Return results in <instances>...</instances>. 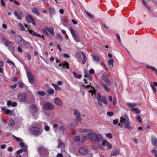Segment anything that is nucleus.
<instances>
[{
  "label": "nucleus",
  "mask_w": 157,
  "mask_h": 157,
  "mask_svg": "<svg viewBox=\"0 0 157 157\" xmlns=\"http://www.w3.org/2000/svg\"><path fill=\"white\" fill-rule=\"evenodd\" d=\"M88 137L91 141L97 144H98L100 142L103 140L102 135L99 133L96 134L94 132L88 133Z\"/></svg>",
  "instance_id": "nucleus-1"
},
{
  "label": "nucleus",
  "mask_w": 157,
  "mask_h": 157,
  "mask_svg": "<svg viewBox=\"0 0 157 157\" xmlns=\"http://www.w3.org/2000/svg\"><path fill=\"white\" fill-rule=\"evenodd\" d=\"M20 144L21 147L23 148V149H22L23 151L26 152L27 150V146L25 145L24 143L23 142H21Z\"/></svg>",
  "instance_id": "nucleus-23"
},
{
  "label": "nucleus",
  "mask_w": 157,
  "mask_h": 157,
  "mask_svg": "<svg viewBox=\"0 0 157 157\" xmlns=\"http://www.w3.org/2000/svg\"><path fill=\"white\" fill-rule=\"evenodd\" d=\"M84 76L87 78L90 81L92 80V77L91 75L88 72H85Z\"/></svg>",
  "instance_id": "nucleus-25"
},
{
  "label": "nucleus",
  "mask_w": 157,
  "mask_h": 157,
  "mask_svg": "<svg viewBox=\"0 0 157 157\" xmlns=\"http://www.w3.org/2000/svg\"><path fill=\"white\" fill-rule=\"evenodd\" d=\"M107 77L108 75L105 72L101 75V78L106 83L110 85V81Z\"/></svg>",
  "instance_id": "nucleus-9"
},
{
  "label": "nucleus",
  "mask_w": 157,
  "mask_h": 157,
  "mask_svg": "<svg viewBox=\"0 0 157 157\" xmlns=\"http://www.w3.org/2000/svg\"><path fill=\"white\" fill-rule=\"evenodd\" d=\"M128 121H129L128 117L126 115H123L120 118V122L118 125L122 128L123 126V122L125 121L127 122Z\"/></svg>",
  "instance_id": "nucleus-5"
},
{
  "label": "nucleus",
  "mask_w": 157,
  "mask_h": 157,
  "mask_svg": "<svg viewBox=\"0 0 157 157\" xmlns=\"http://www.w3.org/2000/svg\"><path fill=\"white\" fill-rule=\"evenodd\" d=\"M118 120L117 119H116L113 120V124H118Z\"/></svg>",
  "instance_id": "nucleus-56"
},
{
  "label": "nucleus",
  "mask_w": 157,
  "mask_h": 157,
  "mask_svg": "<svg viewBox=\"0 0 157 157\" xmlns=\"http://www.w3.org/2000/svg\"><path fill=\"white\" fill-rule=\"evenodd\" d=\"M150 69L152 70L153 71H154L155 72L156 74L157 75V69L154 67L152 66L151 67V68Z\"/></svg>",
  "instance_id": "nucleus-63"
},
{
  "label": "nucleus",
  "mask_w": 157,
  "mask_h": 157,
  "mask_svg": "<svg viewBox=\"0 0 157 157\" xmlns=\"http://www.w3.org/2000/svg\"><path fill=\"white\" fill-rule=\"evenodd\" d=\"M46 123H44V128L45 130L46 131H48L50 130V127L48 125H46Z\"/></svg>",
  "instance_id": "nucleus-45"
},
{
  "label": "nucleus",
  "mask_w": 157,
  "mask_h": 157,
  "mask_svg": "<svg viewBox=\"0 0 157 157\" xmlns=\"http://www.w3.org/2000/svg\"><path fill=\"white\" fill-rule=\"evenodd\" d=\"M62 23L64 26H66L67 21L64 19H63L61 20Z\"/></svg>",
  "instance_id": "nucleus-49"
},
{
  "label": "nucleus",
  "mask_w": 157,
  "mask_h": 157,
  "mask_svg": "<svg viewBox=\"0 0 157 157\" xmlns=\"http://www.w3.org/2000/svg\"><path fill=\"white\" fill-rule=\"evenodd\" d=\"M142 2L144 5L149 10H150V7L146 4V2L145 1L143 0L142 1Z\"/></svg>",
  "instance_id": "nucleus-43"
},
{
  "label": "nucleus",
  "mask_w": 157,
  "mask_h": 157,
  "mask_svg": "<svg viewBox=\"0 0 157 157\" xmlns=\"http://www.w3.org/2000/svg\"><path fill=\"white\" fill-rule=\"evenodd\" d=\"M59 67H63V69L67 68L69 69V64L66 62H62L61 63L59 64Z\"/></svg>",
  "instance_id": "nucleus-16"
},
{
  "label": "nucleus",
  "mask_w": 157,
  "mask_h": 157,
  "mask_svg": "<svg viewBox=\"0 0 157 157\" xmlns=\"http://www.w3.org/2000/svg\"><path fill=\"white\" fill-rule=\"evenodd\" d=\"M80 140V138L79 136H76L74 138V140L76 141H78Z\"/></svg>",
  "instance_id": "nucleus-54"
},
{
  "label": "nucleus",
  "mask_w": 157,
  "mask_h": 157,
  "mask_svg": "<svg viewBox=\"0 0 157 157\" xmlns=\"http://www.w3.org/2000/svg\"><path fill=\"white\" fill-rule=\"evenodd\" d=\"M59 130L63 133L65 131V128L63 125H61L59 127Z\"/></svg>",
  "instance_id": "nucleus-41"
},
{
  "label": "nucleus",
  "mask_w": 157,
  "mask_h": 157,
  "mask_svg": "<svg viewBox=\"0 0 157 157\" xmlns=\"http://www.w3.org/2000/svg\"><path fill=\"white\" fill-rule=\"evenodd\" d=\"M32 12L37 15L38 16H39L40 15V13L38 12V9L36 8V7H33L32 9Z\"/></svg>",
  "instance_id": "nucleus-28"
},
{
  "label": "nucleus",
  "mask_w": 157,
  "mask_h": 157,
  "mask_svg": "<svg viewBox=\"0 0 157 157\" xmlns=\"http://www.w3.org/2000/svg\"><path fill=\"white\" fill-rule=\"evenodd\" d=\"M74 39L76 42H79L80 41V39L79 37L77 35L73 37Z\"/></svg>",
  "instance_id": "nucleus-38"
},
{
  "label": "nucleus",
  "mask_w": 157,
  "mask_h": 157,
  "mask_svg": "<svg viewBox=\"0 0 157 157\" xmlns=\"http://www.w3.org/2000/svg\"><path fill=\"white\" fill-rule=\"evenodd\" d=\"M18 84L19 87L21 88H25L26 89L27 88L26 86L23 82H19Z\"/></svg>",
  "instance_id": "nucleus-34"
},
{
  "label": "nucleus",
  "mask_w": 157,
  "mask_h": 157,
  "mask_svg": "<svg viewBox=\"0 0 157 157\" xmlns=\"http://www.w3.org/2000/svg\"><path fill=\"white\" fill-rule=\"evenodd\" d=\"M47 93L50 94H54V91L53 89H49L47 91Z\"/></svg>",
  "instance_id": "nucleus-42"
},
{
  "label": "nucleus",
  "mask_w": 157,
  "mask_h": 157,
  "mask_svg": "<svg viewBox=\"0 0 157 157\" xmlns=\"http://www.w3.org/2000/svg\"><path fill=\"white\" fill-rule=\"evenodd\" d=\"M151 88L152 89V90L153 91L154 93H155L156 92V88L153 85H151Z\"/></svg>",
  "instance_id": "nucleus-60"
},
{
  "label": "nucleus",
  "mask_w": 157,
  "mask_h": 157,
  "mask_svg": "<svg viewBox=\"0 0 157 157\" xmlns=\"http://www.w3.org/2000/svg\"><path fill=\"white\" fill-rule=\"evenodd\" d=\"M102 86L104 88L105 90L107 92H109L110 89L106 86V85L104 83L101 84Z\"/></svg>",
  "instance_id": "nucleus-32"
},
{
  "label": "nucleus",
  "mask_w": 157,
  "mask_h": 157,
  "mask_svg": "<svg viewBox=\"0 0 157 157\" xmlns=\"http://www.w3.org/2000/svg\"><path fill=\"white\" fill-rule=\"evenodd\" d=\"M132 111H134L137 114H139L140 112V109L138 108H132L131 109Z\"/></svg>",
  "instance_id": "nucleus-39"
},
{
  "label": "nucleus",
  "mask_w": 157,
  "mask_h": 157,
  "mask_svg": "<svg viewBox=\"0 0 157 157\" xmlns=\"http://www.w3.org/2000/svg\"><path fill=\"white\" fill-rule=\"evenodd\" d=\"M2 43H4L5 45L7 47L9 45V43L7 40L4 38H2Z\"/></svg>",
  "instance_id": "nucleus-33"
},
{
  "label": "nucleus",
  "mask_w": 157,
  "mask_h": 157,
  "mask_svg": "<svg viewBox=\"0 0 157 157\" xmlns=\"http://www.w3.org/2000/svg\"><path fill=\"white\" fill-rule=\"evenodd\" d=\"M93 59L94 61L96 62H98L99 61V57L97 56H93Z\"/></svg>",
  "instance_id": "nucleus-35"
},
{
  "label": "nucleus",
  "mask_w": 157,
  "mask_h": 157,
  "mask_svg": "<svg viewBox=\"0 0 157 157\" xmlns=\"http://www.w3.org/2000/svg\"><path fill=\"white\" fill-rule=\"evenodd\" d=\"M50 11L51 14H54L55 13V10L53 8H50Z\"/></svg>",
  "instance_id": "nucleus-48"
},
{
  "label": "nucleus",
  "mask_w": 157,
  "mask_h": 157,
  "mask_svg": "<svg viewBox=\"0 0 157 157\" xmlns=\"http://www.w3.org/2000/svg\"><path fill=\"white\" fill-rule=\"evenodd\" d=\"M77 58L78 59H80L81 58V53L79 52H76L75 54Z\"/></svg>",
  "instance_id": "nucleus-44"
},
{
  "label": "nucleus",
  "mask_w": 157,
  "mask_h": 157,
  "mask_svg": "<svg viewBox=\"0 0 157 157\" xmlns=\"http://www.w3.org/2000/svg\"><path fill=\"white\" fill-rule=\"evenodd\" d=\"M0 0L1 1V5L4 7H5L6 6V4L4 1H3V0Z\"/></svg>",
  "instance_id": "nucleus-57"
},
{
  "label": "nucleus",
  "mask_w": 157,
  "mask_h": 157,
  "mask_svg": "<svg viewBox=\"0 0 157 157\" xmlns=\"http://www.w3.org/2000/svg\"><path fill=\"white\" fill-rule=\"evenodd\" d=\"M27 78L29 82L30 83H33L34 81V77L33 75L29 71H28L27 73Z\"/></svg>",
  "instance_id": "nucleus-11"
},
{
  "label": "nucleus",
  "mask_w": 157,
  "mask_h": 157,
  "mask_svg": "<svg viewBox=\"0 0 157 157\" xmlns=\"http://www.w3.org/2000/svg\"><path fill=\"white\" fill-rule=\"evenodd\" d=\"M29 31L30 33L33 36H37L39 37H42V38H44V36H43V35L41 36L40 34L34 31L33 30H30Z\"/></svg>",
  "instance_id": "nucleus-17"
},
{
  "label": "nucleus",
  "mask_w": 157,
  "mask_h": 157,
  "mask_svg": "<svg viewBox=\"0 0 157 157\" xmlns=\"http://www.w3.org/2000/svg\"><path fill=\"white\" fill-rule=\"evenodd\" d=\"M65 146L64 144L62 143L60 140H58V145L57 147L58 148L59 147L63 148Z\"/></svg>",
  "instance_id": "nucleus-30"
},
{
  "label": "nucleus",
  "mask_w": 157,
  "mask_h": 157,
  "mask_svg": "<svg viewBox=\"0 0 157 157\" xmlns=\"http://www.w3.org/2000/svg\"><path fill=\"white\" fill-rule=\"evenodd\" d=\"M74 114L76 117L77 119L79 121L81 120V118L80 116V113L78 110L76 109H74Z\"/></svg>",
  "instance_id": "nucleus-15"
},
{
  "label": "nucleus",
  "mask_w": 157,
  "mask_h": 157,
  "mask_svg": "<svg viewBox=\"0 0 157 157\" xmlns=\"http://www.w3.org/2000/svg\"><path fill=\"white\" fill-rule=\"evenodd\" d=\"M69 31H70L71 33V34L73 36V37L76 35L75 33V31H74V30H73L72 28H71V27L69 28Z\"/></svg>",
  "instance_id": "nucleus-36"
},
{
  "label": "nucleus",
  "mask_w": 157,
  "mask_h": 157,
  "mask_svg": "<svg viewBox=\"0 0 157 157\" xmlns=\"http://www.w3.org/2000/svg\"><path fill=\"white\" fill-rule=\"evenodd\" d=\"M14 15L19 20H22V17H21L20 14H19L17 11H14Z\"/></svg>",
  "instance_id": "nucleus-24"
},
{
  "label": "nucleus",
  "mask_w": 157,
  "mask_h": 157,
  "mask_svg": "<svg viewBox=\"0 0 157 157\" xmlns=\"http://www.w3.org/2000/svg\"><path fill=\"white\" fill-rule=\"evenodd\" d=\"M37 94L41 96H44L45 95V93L43 91H38L37 92Z\"/></svg>",
  "instance_id": "nucleus-47"
},
{
  "label": "nucleus",
  "mask_w": 157,
  "mask_h": 157,
  "mask_svg": "<svg viewBox=\"0 0 157 157\" xmlns=\"http://www.w3.org/2000/svg\"><path fill=\"white\" fill-rule=\"evenodd\" d=\"M17 50L19 52H22V49L20 46L18 47Z\"/></svg>",
  "instance_id": "nucleus-64"
},
{
  "label": "nucleus",
  "mask_w": 157,
  "mask_h": 157,
  "mask_svg": "<svg viewBox=\"0 0 157 157\" xmlns=\"http://www.w3.org/2000/svg\"><path fill=\"white\" fill-rule=\"evenodd\" d=\"M14 138L15 139V140L18 142H20L22 141V139L18 137H17L15 136H14Z\"/></svg>",
  "instance_id": "nucleus-58"
},
{
  "label": "nucleus",
  "mask_w": 157,
  "mask_h": 157,
  "mask_svg": "<svg viewBox=\"0 0 157 157\" xmlns=\"http://www.w3.org/2000/svg\"><path fill=\"white\" fill-rule=\"evenodd\" d=\"M136 120L139 121L140 122H141L142 121V119L141 117L139 115H138L136 117Z\"/></svg>",
  "instance_id": "nucleus-52"
},
{
  "label": "nucleus",
  "mask_w": 157,
  "mask_h": 157,
  "mask_svg": "<svg viewBox=\"0 0 157 157\" xmlns=\"http://www.w3.org/2000/svg\"><path fill=\"white\" fill-rule=\"evenodd\" d=\"M105 136L109 139H111L113 137V136L111 133H107L105 134Z\"/></svg>",
  "instance_id": "nucleus-51"
},
{
  "label": "nucleus",
  "mask_w": 157,
  "mask_h": 157,
  "mask_svg": "<svg viewBox=\"0 0 157 157\" xmlns=\"http://www.w3.org/2000/svg\"><path fill=\"white\" fill-rule=\"evenodd\" d=\"M19 26L20 28V30L22 31L24 30H25V28L24 26L22 25L21 24H20Z\"/></svg>",
  "instance_id": "nucleus-59"
},
{
  "label": "nucleus",
  "mask_w": 157,
  "mask_h": 157,
  "mask_svg": "<svg viewBox=\"0 0 157 157\" xmlns=\"http://www.w3.org/2000/svg\"><path fill=\"white\" fill-rule=\"evenodd\" d=\"M54 101L55 104L58 106H60L62 105V100L58 98H55L54 99Z\"/></svg>",
  "instance_id": "nucleus-13"
},
{
  "label": "nucleus",
  "mask_w": 157,
  "mask_h": 157,
  "mask_svg": "<svg viewBox=\"0 0 157 157\" xmlns=\"http://www.w3.org/2000/svg\"><path fill=\"white\" fill-rule=\"evenodd\" d=\"M97 100L98 104L100 106L102 105V102L105 105L107 104L105 97L104 96H101V94L99 93H97Z\"/></svg>",
  "instance_id": "nucleus-2"
},
{
  "label": "nucleus",
  "mask_w": 157,
  "mask_h": 157,
  "mask_svg": "<svg viewBox=\"0 0 157 157\" xmlns=\"http://www.w3.org/2000/svg\"><path fill=\"white\" fill-rule=\"evenodd\" d=\"M151 142L154 145L157 146V139L153 135L151 137Z\"/></svg>",
  "instance_id": "nucleus-21"
},
{
  "label": "nucleus",
  "mask_w": 157,
  "mask_h": 157,
  "mask_svg": "<svg viewBox=\"0 0 157 157\" xmlns=\"http://www.w3.org/2000/svg\"><path fill=\"white\" fill-rule=\"evenodd\" d=\"M127 105L130 107H132L135 106L136 104L131 103H127Z\"/></svg>",
  "instance_id": "nucleus-55"
},
{
  "label": "nucleus",
  "mask_w": 157,
  "mask_h": 157,
  "mask_svg": "<svg viewBox=\"0 0 157 157\" xmlns=\"http://www.w3.org/2000/svg\"><path fill=\"white\" fill-rule=\"evenodd\" d=\"M46 29L51 34L52 36L54 35V32L53 29L52 28H47Z\"/></svg>",
  "instance_id": "nucleus-26"
},
{
  "label": "nucleus",
  "mask_w": 157,
  "mask_h": 157,
  "mask_svg": "<svg viewBox=\"0 0 157 157\" xmlns=\"http://www.w3.org/2000/svg\"><path fill=\"white\" fill-rule=\"evenodd\" d=\"M37 150L40 154H42L44 151H48L47 150L43 147H39L37 148Z\"/></svg>",
  "instance_id": "nucleus-20"
},
{
  "label": "nucleus",
  "mask_w": 157,
  "mask_h": 157,
  "mask_svg": "<svg viewBox=\"0 0 157 157\" xmlns=\"http://www.w3.org/2000/svg\"><path fill=\"white\" fill-rule=\"evenodd\" d=\"M37 108L35 105L32 104L29 105V112L32 113L33 115L37 112Z\"/></svg>",
  "instance_id": "nucleus-8"
},
{
  "label": "nucleus",
  "mask_w": 157,
  "mask_h": 157,
  "mask_svg": "<svg viewBox=\"0 0 157 157\" xmlns=\"http://www.w3.org/2000/svg\"><path fill=\"white\" fill-rule=\"evenodd\" d=\"M107 114L108 116H112L113 115V113L112 112H108L107 113Z\"/></svg>",
  "instance_id": "nucleus-62"
},
{
  "label": "nucleus",
  "mask_w": 157,
  "mask_h": 157,
  "mask_svg": "<svg viewBox=\"0 0 157 157\" xmlns=\"http://www.w3.org/2000/svg\"><path fill=\"white\" fill-rule=\"evenodd\" d=\"M86 13L87 15L89 17L91 18H93V17H94V16L91 15V14L89 12L87 11H86Z\"/></svg>",
  "instance_id": "nucleus-46"
},
{
  "label": "nucleus",
  "mask_w": 157,
  "mask_h": 157,
  "mask_svg": "<svg viewBox=\"0 0 157 157\" xmlns=\"http://www.w3.org/2000/svg\"><path fill=\"white\" fill-rule=\"evenodd\" d=\"M30 131L35 135H40L41 131L40 129L36 127H33L30 129Z\"/></svg>",
  "instance_id": "nucleus-4"
},
{
  "label": "nucleus",
  "mask_w": 157,
  "mask_h": 157,
  "mask_svg": "<svg viewBox=\"0 0 157 157\" xmlns=\"http://www.w3.org/2000/svg\"><path fill=\"white\" fill-rule=\"evenodd\" d=\"M90 87L92 90H90L88 91V92L91 94V95L92 96L96 95V91L95 89L92 86H91L90 85H88L86 86V88H89Z\"/></svg>",
  "instance_id": "nucleus-12"
},
{
  "label": "nucleus",
  "mask_w": 157,
  "mask_h": 157,
  "mask_svg": "<svg viewBox=\"0 0 157 157\" xmlns=\"http://www.w3.org/2000/svg\"><path fill=\"white\" fill-rule=\"evenodd\" d=\"M130 121H128L127 122L126 121L123 122V127L126 128L128 129H132V127L130 125Z\"/></svg>",
  "instance_id": "nucleus-14"
},
{
  "label": "nucleus",
  "mask_w": 157,
  "mask_h": 157,
  "mask_svg": "<svg viewBox=\"0 0 157 157\" xmlns=\"http://www.w3.org/2000/svg\"><path fill=\"white\" fill-rule=\"evenodd\" d=\"M27 98V95L26 94L22 93L18 95L17 100L20 102L25 101Z\"/></svg>",
  "instance_id": "nucleus-7"
},
{
  "label": "nucleus",
  "mask_w": 157,
  "mask_h": 157,
  "mask_svg": "<svg viewBox=\"0 0 157 157\" xmlns=\"http://www.w3.org/2000/svg\"><path fill=\"white\" fill-rule=\"evenodd\" d=\"M28 17L30 20L31 22L34 25H36V23L34 21V19L33 17L31 16L28 15Z\"/></svg>",
  "instance_id": "nucleus-29"
},
{
  "label": "nucleus",
  "mask_w": 157,
  "mask_h": 157,
  "mask_svg": "<svg viewBox=\"0 0 157 157\" xmlns=\"http://www.w3.org/2000/svg\"><path fill=\"white\" fill-rule=\"evenodd\" d=\"M102 144L103 146H106L109 149H110L112 148V145L109 142H107L106 140H103L102 141Z\"/></svg>",
  "instance_id": "nucleus-19"
},
{
  "label": "nucleus",
  "mask_w": 157,
  "mask_h": 157,
  "mask_svg": "<svg viewBox=\"0 0 157 157\" xmlns=\"http://www.w3.org/2000/svg\"><path fill=\"white\" fill-rule=\"evenodd\" d=\"M114 62V60L113 59H110L108 62L109 65H111Z\"/></svg>",
  "instance_id": "nucleus-53"
},
{
  "label": "nucleus",
  "mask_w": 157,
  "mask_h": 157,
  "mask_svg": "<svg viewBox=\"0 0 157 157\" xmlns=\"http://www.w3.org/2000/svg\"><path fill=\"white\" fill-rule=\"evenodd\" d=\"M55 105L49 102H46L44 103L42 107V109L44 110H51L55 108Z\"/></svg>",
  "instance_id": "nucleus-3"
},
{
  "label": "nucleus",
  "mask_w": 157,
  "mask_h": 157,
  "mask_svg": "<svg viewBox=\"0 0 157 157\" xmlns=\"http://www.w3.org/2000/svg\"><path fill=\"white\" fill-rule=\"evenodd\" d=\"M81 53L83 56V59L82 61V63L83 64H85L86 63V57L83 52L81 51Z\"/></svg>",
  "instance_id": "nucleus-27"
},
{
  "label": "nucleus",
  "mask_w": 157,
  "mask_h": 157,
  "mask_svg": "<svg viewBox=\"0 0 157 157\" xmlns=\"http://www.w3.org/2000/svg\"><path fill=\"white\" fill-rule=\"evenodd\" d=\"M72 73L73 74L74 77L75 78H80L82 77V75H81V74L78 75L75 71H73Z\"/></svg>",
  "instance_id": "nucleus-31"
},
{
  "label": "nucleus",
  "mask_w": 157,
  "mask_h": 157,
  "mask_svg": "<svg viewBox=\"0 0 157 157\" xmlns=\"http://www.w3.org/2000/svg\"><path fill=\"white\" fill-rule=\"evenodd\" d=\"M5 113L6 114L9 115L10 116L12 115H13L12 113V111L8 109H7L6 110Z\"/></svg>",
  "instance_id": "nucleus-40"
},
{
  "label": "nucleus",
  "mask_w": 157,
  "mask_h": 157,
  "mask_svg": "<svg viewBox=\"0 0 157 157\" xmlns=\"http://www.w3.org/2000/svg\"><path fill=\"white\" fill-rule=\"evenodd\" d=\"M52 85L54 87L55 89L56 90H60L61 88L57 85L53 83H52Z\"/></svg>",
  "instance_id": "nucleus-37"
},
{
  "label": "nucleus",
  "mask_w": 157,
  "mask_h": 157,
  "mask_svg": "<svg viewBox=\"0 0 157 157\" xmlns=\"http://www.w3.org/2000/svg\"><path fill=\"white\" fill-rule=\"evenodd\" d=\"M120 150L116 148L113 150L111 154V156H116L120 154Z\"/></svg>",
  "instance_id": "nucleus-18"
},
{
  "label": "nucleus",
  "mask_w": 157,
  "mask_h": 157,
  "mask_svg": "<svg viewBox=\"0 0 157 157\" xmlns=\"http://www.w3.org/2000/svg\"><path fill=\"white\" fill-rule=\"evenodd\" d=\"M15 40L17 43L19 45L22 44V43L24 40L21 36L17 35L15 36Z\"/></svg>",
  "instance_id": "nucleus-10"
},
{
  "label": "nucleus",
  "mask_w": 157,
  "mask_h": 157,
  "mask_svg": "<svg viewBox=\"0 0 157 157\" xmlns=\"http://www.w3.org/2000/svg\"><path fill=\"white\" fill-rule=\"evenodd\" d=\"M14 124V121L13 120H10V121L9 125L10 126H13Z\"/></svg>",
  "instance_id": "nucleus-50"
},
{
  "label": "nucleus",
  "mask_w": 157,
  "mask_h": 157,
  "mask_svg": "<svg viewBox=\"0 0 157 157\" xmlns=\"http://www.w3.org/2000/svg\"><path fill=\"white\" fill-rule=\"evenodd\" d=\"M22 45H23L25 48H29L30 47V44L28 42L25 41L24 40L22 42Z\"/></svg>",
  "instance_id": "nucleus-22"
},
{
  "label": "nucleus",
  "mask_w": 157,
  "mask_h": 157,
  "mask_svg": "<svg viewBox=\"0 0 157 157\" xmlns=\"http://www.w3.org/2000/svg\"><path fill=\"white\" fill-rule=\"evenodd\" d=\"M57 36L58 38L60 39L61 40H63V38L62 36L59 33L57 34Z\"/></svg>",
  "instance_id": "nucleus-61"
},
{
  "label": "nucleus",
  "mask_w": 157,
  "mask_h": 157,
  "mask_svg": "<svg viewBox=\"0 0 157 157\" xmlns=\"http://www.w3.org/2000/svg\"><path fill=\"white\" fill-rule=\"evenodd\" d=\"M79 151L81 154L85 155L88 153V152H89V151L87 147L82 146L79 148Z\"/></svg>",
  "instance_id": "nucleus-6"
}]
</instances>
